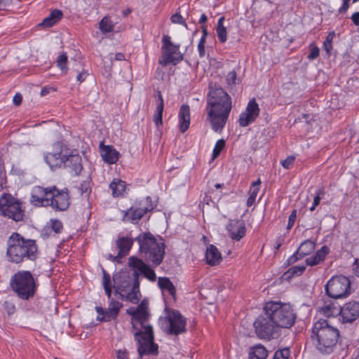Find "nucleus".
Instances as JSON below:
<instances>
[{
    "label": "nucleus",
    "mask_w": 359,
    "mask_h": 359,
    "mask_svg": "<svg viewBox=\"0 0 359 359\" xmlns=\"http://www.w3.org/2000/svg\"><path fill=\"white\" fill-rule=\"evenodd\" d=\"M126 312L131 316L133 328L137 330L134 337L137 341L139 355H157L158 346L154 343L153 328L149 323L150 314L148 311V302L142 300L136 309L130 308Z\"/></svg>",
    "instance_id": "1"
},
{
    "label": "nucleus",
    "mask_w": 359,
    "mask_h": 359,
    "mask_svg": "<svg viewBox=\"0 0 359 359\" xmlns=\"http://www.w3.org/2000/svg\"><path fill=\"white\" fill-rule=\"evenodd\" d=\"M206 111L208 120L215 132H221L226 125L232 108L231 98L219 86L209 85Z\"/></svg>",
    "instance_id": "2"
},
{
    "label": "nucleus",
    "mask_w": 359,
    "mask_h": 359,
    "mask_svg": "<svg viewBox=\"0 0 359 359\" xmlns=\"http://www.w3.org/2000/svg\"><path fill=\"white\" fill-rule=\"evenodd\" d=\"M6 256L10 262L20 264L35 261L38 257V246L33 239H27L18 232H13L7 241Z\"/></svg>",
    "instance_id": "3"
},
{
    "label": "nucleus",
    "mask_w": 359,
    "mask_h": 359,
    "mask_svg": "<svg viewBox=\"0 0 359 359\" xmlns=\"http://www.w3.org/2000/svg\"><path fill=\"white\" fill-rule=\"evenodd\" d=\"M311 341L316 350L322 354L332 353L339 339V330L327 320L320 319L313 326Z\"/></svg>",
    "instance_id": "4"
},
{
    "label": "nucleus",
    "mask_w": 359,
    "mask_h": 359,
    "mask_svg": "<svg viewBox=\"0 0 359 359\" xmlns=\"http://www.w3.org/2000/svg\"><path fill=\"white\" fill-rule=\"evenodd\" d=\"M140 275L137 271H134L132 276L127 271H122L113 275V288L115 294H118L122 299L124 298L136 304L139 301Z\"/></svg>",
    "instance_id": "5"
},
{
    "label": "nucleus",
    "mask_w": 359,
    "mask_h": 359,
    "mask_svg": "<svg viewBox=\"0 0 359 359\" xmlns=\"http://www.w3.org/2000/svg\"><path fill=\"white\" fill-rule=\"evenodd\" d=\"M140 245V250L146 262L154 267L160 265L165 255V243L158 241L151 233H142L135 239Z\"/></svg>",
    "instance_id": "6"
},
{
    "label": "nucleus",
    "mask_w": 359,
    "mask_h": 359,
    "mask_svg": "<svg viewBox=\"0 0 359 359\" xmlns=\"http://www.w3.org/2000/svg\"><path fill=\"white\" fill-rule=\"evenodd\" d=\"M10 285L20 299L28 300L36 294L37 279L29 271L21 270L12 276Z\"/></svg>",
    "instance_id": "7"
},
{
    "label": "nucleus",
    "mask_w": 359,
    "mask_h": 359,
    "mask_svg": "<svg viewBox=\"0 0 359 359\" xmlns=\"http://www.w3.org/2000/svg\"><path fill=\"white\" fill-rule=\"evenodd\" d=\"M264 311H267L279 330L290 328L295 323L297 314L292 305L280 302H266Z\"/></svg>",
    "instance_id": "8"
},
{
    "label": "nucleus",
    "mask_w": 359,
    "mask_h": 359,
    "mask_svg": "<svg viewBox=\"0 0 359 359\" xmlns=\"http://www.w3.org/2000/svg\"><path fill=\"white\" fill-rule=\"evenodd\" d=\"M255 333L262 339H276L280 335V330L267 311L259 316L254 322Z\"/></svg>",
    "instance_id": "9"
},
{
    "label": "nucleus",
    "mask_w": 359,
    "mask_h": 359,
    "mask_svg": "<svg viewBox=\"0 0 359 359\" xmlns=\"http://www.w3.org/2000/svg\"><path fill=\"white\" fill-rule=\"evenodd\" d=\"M0 215L15 222H20L23 220L25 211L18 199L10 194L4 193L0 196Z\"/></svg>",
    "instance_id": "10"
},
{
    "label": "nucleus",
    "mask_w": 359,
    "mask_h": 359,
    "mask_svg": "<svg viewBox=\"0 0 359 359\" xmlns=\"http://www.w3.org/2000/svg\"><path fill=\"white\" fill-rule=\"evenodd\" d=\"M325 287L327 294L335 299L346 297L351 292V281L344 276H333Z\"/></svg>",
    "instance_id": "11"
},
{
    "label": "nucleus",
    "mask_w": 359,
    "mask_h": 359,
    "mask_svg": "<svg viewBox=\"0 0 359 359\" xmlns=\"http://www.w3.org/2000/svg\"><path fill=\"white\" fill-rule=\"evenodd\" d=\"M162 42V55L158 60L161 66L175 65L183 60V55L179 51L180 46L173 44L169 36L163 35Z\"/></svg>",
    "instance_id": "12"
},
{
    "label": "nucleus",
    "mask_w": 359,
    "mask_h": 359,
    "mask_svg": "<svg viewBox=\"0 0 359 359\" xmlns=\"http://www.w3.org/2000/svg\"><path fill=\"white\" fill-rule=\"evenodd\" d=\"M52 191L48 200V207L52 208L55 211H65L70 205V196L67 188L58 189L55 186H52Z\"/></svg>",
    "instance_id": "13"
},
{
    "label": "nucleus",
    "mask_w": 359,
    "mask_h": 359,
    "mask_svg": "<svg viewBox=\"0 0 359 359\" xmlns=\"http://www.w3.org/2000/svg\"><path fill=\"white\" fill-rule=\"evenodd\" d=\"M154 206L151 198L147 196L144 201H141L138 207L132 206L124 213V218L133 223H137L148 212L151 211Z\"/></svg>",
    "instance_id": "14"
},
{
    "label": "nucleus",
    "mask_w": 359,
    "mask_h": 359,
    "mask_svg": "<svg viewBox=\"0 0 359 359\" xmlns=\"http://www.w3.org/2000/svg\"><path fill=\"white\" fill-rule=\"evenodd\" d=\"M169 325L166 329L168 334L178 335L186 330V319L181 315L180 311L172 310L166 316Z\"/></svg>",
    "instance_id": "15"
},
{
    "label": "nucleus",
    "mask_w": 359,
    "mask_h": 359,
    "mask_svg": "<svg viewBox=\"0 0 359 359\" xmlns=\"http://www.w3.org/2000/svg\"><path fill=\"white\" fill-rule=\"evenodd\" d=\"M52 190V186L46 188L41 186L34 187L31 191V204L36 207H48Z\"/></svg>",
    "instance_id": "16"
},
{
    "label": "nucleus",
    "mask_w": 359,
    "mask_h": 359,
    "mask_svg": "<svg viewBox=\"0 0 359 359\" xmlns=\"http://www.w3.org/2000/svg\"><path fill=\"white\" fill-rule=\"evenodd\" d=\"M259 107L255 98L250 100L245 110L240 114V126L246 127L253 123L259 114Z\"/></svg>",
    "instance_id": "17"
},
{
    "label": "nucleus",
    "mask_w": 359,
    "mask_h": 359,
    "mask_svg": "<svg viewBox=\"0 0 359 359\" xmlns=\"http://www.w3.org/2000/svg\"><path fill=\"white\" fill-rule=\"evenodd\" d=\"M259 107L255 98L250 100L245 110L240 114V126L246 127L253 123L259 114Z\"/></svg>",
    "instance_id": "18"
},
{
    "label": "nucleus",
    "mask_w": 359,
    "mask_h": 359,
    "mask_svg": "<svg viewBox=\"0 0 359 359\" xmlns=\"http://www.w3.org/2000/svg\"><path fill=\"white\" fill-rule=\"evenodd\" d=\"M62 148V143L57 142L53 145V151L48 152L44 156L46 162L49 165L51 169L60 168L62 165L66 156L62 155L63 151Z\"/></svg>",
    "instance_id": "19"
},
{
    "label": "nucleus",
    "mask_w": 359,
    "mask_h": 359,
    "mask_svg": "<svg viewBox=\"0 0 359 359\" xmlns=\"http://www.w3.org/2000/svg\"><path fill=\"white\" fill-rule=\"evenodd\" d=\"M128 266L133 269L134 271H137L139 274H142L150 281L154 282L156 280L155 271L142 259L134 256L130 257L128 259Z\"/></svg>",
    "instance_id": "20"
},
{
    "label": "nucleus",
    "mask_w": 359,
    "mask_h": 359,
    "mask_svg": "<svg viewBox=\"0 0 359 359\" xmlns=\"http://www.w3.org/2000/svg\"><path fill=\"white\" fill-rule=\"evenodd\" d=\"M343 323H352L359 316V302L352 301L344 304L340 313Z\"/></svg>",
    "instance_id": "21"
},
{
    "label": "nucleus",
    "mask_w": 359,
    "mask_h": 359,
    "mask_svg": "<svg viewBox=\"0 0 359 359\" xmlns=\"http://www.w3.org/2000/svg\"><path fill=\"white\" fill-rule=\"evenodd\" d=\"M62 165L74 175H79L83 170L82 158L79 154L66 155Z\"/></svg>",
    "instance_id": "22"
},
{
    "label": "nucleus",
    "mask_w": 359,
    "mask_h": 359,
    "mask_svg": "<svg viewBox=\"0 0 359 359\" xmlns=\"http://www.w3.org/2000/svg\"><path fill=\"white\" fill-rule=\"evenodd\" d=\"M229 236L236 241H240L246 233V228L243 220L231 222L226 226Z\"/></svg>",
    "instance_id": "23"
},
{
    "label": "nucleus",
    "mask_w": 359,
    "mask_h": 359,
    "mask_svg": "<svg viewBox=\"0 0 359 359\" xmlns=\"http://www.w3.org/2000/svg\"><path fill=\"white\" fill-rule=\"evenodd\" d=\"M100 154L104 162L109 164L116 163L119 158V153L111 145L100 144Z\"/></svg>",
    "instance_id": "24"
},
{
    "label": "nucleus",
    "mask_w": 359,
    "mask_h": 359,
    "mask_svg": "<svg viewBox=\"0 0 359 359\" xmlns=\"http://www.w3.org/2000/svg\"><path fill=\"white\" fill-rule=\"evenodd\" d=\"M122 306V304L118 301L114 299L109 300V306L106 309L104 316H97V320L100 321L108 322L116 319Z\"/></svg>",
    "instance_id": "25"
},
{
    "label": "nucleus",
    "mask_w": 359,
    "mask_h": 359,
    "mask_svg": "<svg viewBox=\"0 0 359 359\" xmlns=\"http://www.w3.org/2000/svg\"><path fill=\"white\" fill-rule=\"evenodd\" d=\"M179 127L180 131L185 133L190 126V108L187 104H182L180 109L179 114Z\"/></svg>",
    "instance_id": "26"
},
{
    "label": "nucleus",
    "mask_w": 359,
    "mask_h": 359,
    "mask_svg": "<svg viewBox=\"0 0 359 359\" xmlns=\"http://www.w3.org/2000/svg\"><path fill=\"white\" fill-rule=\"evenodd\" d=\"M133 238L128 236L118 238L116 243L118 249V253L114 257V259L126 256L129 253L133 245Z\"/></svg>",
    "instance_id": "27"
},
{
    "label": "nucleus",
    "mask_w": 359,
    "mask_h": 359,
    "mask_svg": "<svg viewBox=\"0 0 359 359\" xmlns=\"http://www.w3.org/2000/svg\"><path fill=\"white\" fill-rule=\"evenodd\" d=\"M207 263L210 266H216L222 262V255L218 249L214 245H210L205 252Z\"/></svg>",
    "instance_id": "28"
},
{
    "label": "nucleus",
    "mask_w": 359,
    "mask_h": 359,
    "mask_svg": "<svg viewBox=\"0 0 359 359\" xmlns=\"http://www.w3.org/2000/svg\"><path fill=\"white\" fill-rule=\"evenodd\" d=\"M62 17V12L59 9H55L39 25L43 27H51L58 22Z\"/></svg>",
    "instance_id": "29"
},
{
    "label": "nucleus",
    "mask_w": 359,
    "mask_h": 359,
    "mask_svg": "<svg viewBox=\"0 0 359 359\" xmlns=\"http://www.w3.org/2000/svg\"><path fill=\"white\" fill-rule=\"evenodd\" d=\"M341 307L334 302H325L324 306L320 308V311L326 316H334L340 315Z\"/></svg>",
    "instance_id": "30"
},
{
    "label": "nucleus",
    "mask_w": 359,
    "mask_h": 359,
    "mask_svg": "<svg viewBox=\"0 0 359 359\" xmlns=\"http://www.w3.org/2000/svg\"><path fill=\"white\" fill-rule=\"evenodd\" d=\"M114 197H121L126 191V183L120 179H114L109 184Z\"/></svg>",
    "instance_id": "31"
},
{
    "label": "nucleus",
    "mask_w": 359,
    "mask_h": 359,
    "mask_svg": "<svg viewBox=\"0 0 359 359\" xmlns=\"http://www.w3.org/2000/svg\"><path fill=\"white\" fill-rule=\"evenodd\" d=\"M268 352L265 347L262 344H257L251 347L248 353L249 359H266Z\"/></svg>",
    "instance_id": "32"
},
{
    "label": "nucleus",
    "mask_w": 359,
    "mask_h": 359,
    "mask_svg": "<svg viewBox=\"0 0 359 359\" xmlns=\"http://www.w3.org/2000/svg\"><path fill=\"white\" fill-rule=\"evenodd\" d=\"M158 285L163 292L167 291L172 297H175L176 290L173 283L168 278H158Z\"/></svg>",
    "instance_id": "33"
},
{
    "label": "nucleus",
    "mask_w": 359,
    "mask_h": 359,
    "mask_svg": "<svg viewBox=\"0 0 359 359\" xmlns=\"http://www.w3.org/2000/svg\"><path fill=\"white\" fill-rule=\"evenodd\" d=\"M102 285L105 292V294L107 296V298L109 300L113 299L111 298V289L113 287V285L111 283V276L110 275L105 271V269H102Z\"/></svg>",
    "instance_id": "34"
},
{
    "label": "nucleus",
    "mask_w": 359,
    "mask_h": 359,
    "mask_svg": "<svg viewBox=\"0 0 359 359\" xmlns=\"http://www.w3.org/2000/svg\"><path fill=\"white\" fill-rule=\"evenodd\" d=\"M314 249L315 243L310 240H306L304 241L297 249V254H299L300 257H304L311 254Z\"/></svg>",
    "instance_id": "35"
},
{
    "label": "nucleus",
    "mask_w": 359,
    "mask_h": 359,
    "mask_svg": "<svg viewBox=\"0 0 359 359\" xmlns=\"http://www.w3.org/2000/svg\"><path fill=\"white\" fill-rule=\"evenodd\" d=\"M261 182L260 180H257V181L254 182L251 186L249 191L250 196L248 197L247 200V205L248 207L252 206L256 200V198L257 196V194L259 191V185L260 184Z\"/></svg>",
    "instance_id": "36"
},
{
    "label": "nucleus",
    "mask_w": 359,
    "mask_h": 359,
    "mask_svg": "<svg viewBox=\"0 0 359 359\" xmlns=\"http://www.w3.org/2000/svg\"><path fill=\"white\" fill-rule=\"evenodd\" d=\"M224 17L222 16L219 18L217 25V34L219 39V41L221 43H224L226 41V29L224 26Z\"/></svg>",
    "instance_id": "37"
},
{
    "label": "nucleus",
    "mask_w": 359,
    "mask_h": 359,
    "mask_svg": "<svg viewBox=\"0 0 359 359\" xmlns=\"http://www.w3.org/2000/svg\"><path fill=\"white\" fill-rule=\"evenodd\" d=\"M306 269V266L304 265L294 266L290 267L287 272L285 273L284 276L287 278H291L294 276H298L302 275Z\"/></svg>",
    "instance_id": "38"
},
{
    "label": "nucleus",
    "mask_w": 359,
    "mask_h": 359,
    "mask_svg": "<svg viewBox=\"0 0 359 359\" xmlns=\"http://www.w3.org/2000/svg\"><path fill=\"white\" fill-rule=\"evenodd\" d=\"M100 29L103 33L111 32L114 29V25L111 19L108 17H104L100 22Z\"/></svg>",
    "instance_id": "39"
},
{
    "label": "nucleus",
    "mask_w": 359,
    "mask_h": 359,
    "mask_svg": "<svg viewBox=\"0 0 359 359\" xmlns=\"http://www.w3.org/2000/svg\"><path fill=\"white\" fill-rule=\"evenodd\" d=\"M68 61V57L66 53H63L60 55L58 56L56 64L57 66L60 70L66 74L67 72L68 68L67 67V63Z\"/></svg>",
    "instance_id": "40"
},
{
    "label": "nucleus",
    "mask_w": 359,
    "mask_h": 359,
    "mask_svg": "<svg viewBox=\"0 0 359 359\" xmlns=\"http://www.w3.org/2000/svg\"><path fill=\"white\" fill-rule=\"evenodd\" d=\"M290 355V351L288 348L279 349L274 353L273 359H288Z\"/></svg>",
    "instance_id": "41"
},
{
    "label": "nucleus",
    "mask_w": 359,
    "mask_h": 359,
    "mask_svg": "<svg viewBox=\"0 0 359 359\" xmlns=\"http://www.w3.org/2000/svg\"><path fill=\"white\" fill-rule=\"evenodd\" d=\"M325 195V191L323 189H320L317 191L316 195L313 198V202L312 206L310 208L311 211H313L316 209V207L320 204V201L321 198Z\"/></svg>",
    "instance_id": "42"
},
{
    "label": "nucleus",
    "mask_w": 359,
    "mask_h": 359,
    "mask_svg": "<svg viewBox=\"0 0 359 359\" xmlns=\"http://www.w3.org/2000/svg\"><path fill=\"white\" fill-rule=\"evenodd\" d=\"M50 226H49L51 229V231H53L55 233H61L63 225L60 220L59 219H50Z\"/></svg>",
    "instance_id": "43"
},
{
    "label": "nucleus",
    "mask_w": 359,
    "mask_h": 359,
    "mask_svg": "<svg viewBox=\"0 0 359 359\" xmlns=\"http://www.w3.org/2000/svg\"><path fill=\"white\" fill-rule=\"evenodd\" d=\"M225 146V141L224 140H219L216 144H215V146L214 147V149H213V151H212V158H217L221 151L224 149Z\"/></svg>",
    "instance_id": "44"
},
{
    "label": "nucleus",
    "mask_w": 359,
    "mask_h": 359,
    "mask_svg": "<svg viewBox=\"0 0 359 359\" xmlns=\"http://www.w3.org/2000/svg\"><path fill=\"white\" fill-rule=\"evenodd\" d=\"M170 20L172 23L180 24V25H183L186 29H188L187 24L186 23L185 20H184V18L180 13H176L173 14L171 16Z\"/></svg>",
    "instance_id": "45"
},
{
    "label": "nucleus",
    "mask_w": 359,
    "mask_h": 359,
    "mask_svg": "<svg viewBox=\"0 0 359 359\" xmlns=\"http://www.w3.org/2000/svg\"><path fill=\"white\" fill-rule=\"evenodd\" d=\"M237 80V74L236 71L229 72L226 76V82L228 86H232L236 84Z\"/></svg>",
    "instance_id": "46"
},
{
    "label": "nucleus",
    "mask_w": 359,
    "mask_h": 359,
    "mask_svg": "<svg viewBox=\"0 0 359 359\" xmlns=\"http://www.w3.org/2000/svg\"><path fill=\"white\" fill-rule=\"evenodd\" d=\"M329 253V248L327 246H323L319 250H318L315 255L317 257L318 260L323 261L326 255Z\"/></svg>",
    "instance_id": "47"
},
{
    "label": "nucleus",
    "mask_w": 359,
    "mask_h": 359,
    "mask_svg": "<svg viewBox=\"0 0 359 359\" xmlns=\"http://www.w3.org/2000/svg\"><path fill=\"white\" fill-rule=\"evenodd\" d=\"M310 48H311V50H310V53L308 55V58L310 60H315L316 58H317L319 56L320 50L314 44H311L310 45Z\"/></svg>",
    "instance_id": "48"
},
{
    "label": "nucleus",
    "mask_w": 359,
    "mask_h": 359,
    "mask_svg": "<svg viewBox=\"0 0 359 359\" xmlns=\"http://www.w3.org/2000/svg\"><path fill=\"white\" fill-rule=\"evenodd\" d=\"M296 218H297V210H293L288 218V222H287V229L288 230H290L294 226Z\"/></svg>",
    "instance_id": "49"
},
{
    "label": "nucleus",
    "mask_w": 359,
    "mask_h": 359,
    "mask_svg": "<svg viewBox=\"0 0 359 359\" xmlns=\"http://www.w3.org/2000/svg\"><path fill=\"white\" fill-rule=\"evenodd\" d=\"M294 159H295L294 156H290L287 158H286L285 160L281 161V165H283V167L284 168L289 169L290 168L291 165L293 164Z\"/></svg>",
    "instance_id": "50"
},
{
    "label": "nucleus",
    "mask_w": 359,
    "mask_h": 359,
    "mask_svg": "<svg viewBox=\"0 0 359 359\" xmlns=\"http://www.w3.org/2000/svg\"><path fill=\"white\" fill-rule=\"evenodd\" d=\"M306 262L307 265L316 266V265L318 264L321 261L318 260V259L317 258V257L316 255H313V256L308 257L306 259Z\"/></svg>",
    "instance_id": "51"
},
{
    "label": "nucleus",
    "mask_w": 359,
    "mask_h": 359,
    "mask_svg": "<svg viewBox=\"0 0 359 359\" xmlns=\"http://www.w3.org/2000/svg\"><path fill=\"white\" fill-rule=\"evenodd\" d=\"M117 359H128V353L126 349L116 351Z\"/></svg>",
    "instance_id": "52"
},
{
    "label": "nucleus",
    "mask_w": 359,
    "mask_h": 359,
    "mask_svg": "<svg viewBox=\"0 0 359 359\" xmlns=\"http://www.w3.org/2000/svg\"><path fill=\"white\" fill-rule=\"evenodd\" d=\"M162 117L163 113L155 111L154 115V121L156 125L158 126V125H162Z\"/></svg>",
    "instance_id": "53"
},
{
    "label": "nucleus",
    "mask_w": 359,
    "mask_h": 359,
    "mask_svg": "<svg viewBox=\"0 0 359 359\" xmlns=\"http://www.w3.org/2000/svg\"><path fill=\"white\" fill-rule=\"evenodd\" d=\"M51 232H52L51 229L49 227V226H47L42 229L41 233V236L43 239H46L50 236Z\"/></svg>",
    "instance_id": "54"
},
{
    "label": "nucleus",
    "mask_w": 359,
    "mask_h": 359,
    "mask_svg": "<svg viewBox=\"0 0 359 359\" xmlns=\"http://www.w3.org/2000/svg\"><path fill=\"white\" fill-rule=\"evenodd\" d=\"M88 75V73L87 71L82 70L81 72L79 73V74L76 76V80L79 81L80 83L84 81L87 78Z\"/></svg>",
    "instance_id": "55"
},
{
    "label": "nucleus",
    "mask_w": 359,
    "mask_h": 359,
    "mask_svg": "<svg viewBox=\"0 0 359 359\" xmlns=\"http://www.w3.org/2000/svg\"><path fill=\"white\" fill-rule=\"evenodd\" d=\"M299 121L302 123H306L307 124H310L312 118L311 116L308 114H303L301 118H299Z\"/></svg>",
    "instance_id": "56"
},
{
    "label": "nucleus",
    "mask_w": 359,
    "mask_h": 359,
    "mask_svg": "<svg viewBox=\"0 0 359 359\" xmlns=\"http://www.w3.org/2000/svg\"><path fill=\"white\" fill-rule=\"evenodd\" d=\"M22 95L19 93H17L14 95L13 99V102L14 104L16 106H19L22 103Z\"/></svg>",
    "instance_id": "57"
},
{
    "label": "nucleus",
    "mask_w": 359,
    "mask_h": 359,
    "mask_svg": "<svg viewBox=\"0 0 359 359\" xmlns=\"http://www.w3.org/2000/svg\"><path fill=\"white\" fill-rule=\"evenodd\" d=\"M301 257L299 256V254H297V250L294 254H293L291 257H289V259H287V262L289 264H294V262H296Z\"/></svg>",
    "instance_id": "58"
},
{
    "label": "nucleus",
    "mask_w": 359,
    "mask_h": 359,
    "mask_svg": "<svg viewBox=\"0 0 359 359\" xmlns=\"http://www.w3.org/2000/svg\"><path fill=\"white\" fill-rule=\"evenodd\" d=\"M349 1L350 0H343V5L339 9V13H345L349 8Z\"/></svg>",
    "instance_id": "59"
},
{
    "label": "nucleus",
    "mask_w": 359,
    "mask_h": 359,
    "mask_svg": "<svg viewBox=\"0 0 359 359\" xmlns=\"http://www.w3.org/2000/svg\"><path fill=\"white\" fill-rule=\"evenodd\" d=\"M351 19L355 26H359V12L354 13L351 15Z\"/></svg>",
    "instance_id": "60"
},
{
    "label": "nucleus",
    "mask_w": 359,
    "mask_h": 359,
    "mask_svg": "<svg viewBox=\"0 0 359 359\" xmlns=\"http://www.w3.org/2000/svg\"><path fill=\"white\" fill-rule=\"evenodd\" d=\"M353 271L357 277H359V259H355L353 264Z\"/></svg>",
    "instance_id": "61"
},
{
    "label": "nucleus",
    "mask_w": 359,
    "mask_h": 359,
    "mask_svg": "<svg viewBox=\"0 0 359 359\" xmlns=\"http://www.w3.org/2000/svg\"><path fill=\"white\" fill-rule=\"evenodd\" d=\"M323 47L326 52L330 53V51L332 49L331 39H326L323 43Z\"/></svg>",
    "instance_id": "62"
},
{
    "label": "nucleus",
    "mask_w": 359,
    "mask_h": 359,
    "mask_svg": "<svg viewBox=\"0 0 359 359\" xmlns=\"http://www.w3.org/2000/svg\"><path fill=\"white\" fill-rule=\"evenodd\" d=\"M198 50L200 57H203L205 54V45L198 43Z\"/></svg>",
    "instance_id": "63"
},
{
    "label": "nucleus",
    "mask_w": 359,
    "mask_h": 359,
    "mask_svg": "<svg viewBox=\"0 0 359 359\" xmlns=\"http://www.w3.org/2000/svg\"><path fill=\"white\" fill-rule=\"evenodd\" d=\"M11 2L12 0H0V10H4Z\"/></svg>",
    "instance_id": "64"
}]
</instances>
